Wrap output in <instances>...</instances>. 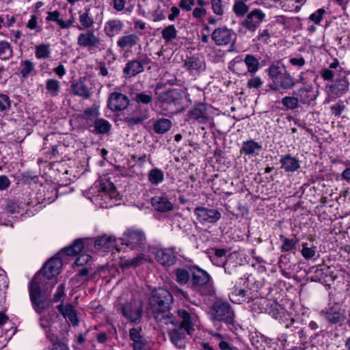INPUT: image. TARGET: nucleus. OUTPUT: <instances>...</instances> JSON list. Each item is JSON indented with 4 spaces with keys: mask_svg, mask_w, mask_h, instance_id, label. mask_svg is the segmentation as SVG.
Returning a JSON list of instances; mask_svg holds the SVG:
<instances>
[{
    "mask_svg": "<svg viewBox=\"0 0 350 350\" xmlns=\"http://www.w3.org/2000/svg\"><path fill=\"white\" fill-rule=\"evenodd\" d=\"M172 303V295L167 290L160 288L152 292L150 298V304L153 317L158 323H174L176 322L174 314L170 312Z\"/></svg>",
    "mask_w": 350,
    "mask_h": 350,
    "instance_id": "nucleus-1",
    "label": "nucleus"
},
{
    "mask_svg": "<svg viewBox=\"0 0 350 350\" xmlns=\"http://www.w3.org/2000/svg\"><path fill=\"white\" fill-rule=\"evenodd\" d=\"M191 273L190 287L202 296L211 295L214 293L211 275L198 266L189 268Z\"/></svg>",
    "mask_w": 350,
    "mask_h": 350,
    "instance_id": "nucleus-2",
    "label": "nucleus"
},
{
    "mask_svg": "<svg viewBox=\"0 0 350 350\" xmlns=\"http://www.w3.org/2000/svg\"><path fill=\"white\" fill-rule=\"evenodd\" d=\"M211 310L214 320L224 322L226 325L234 324V312L228 302L217 301L212 306Z\"/></svg>",
    "mask_w": 350,
    "mask_h": 350,
    "instance_id": "nucleus-3",
    "label": "nucleus"
},
{
    "mask_svg": "<svg viewBox=\"0 0 350 350\" xmlns=\"http://www.w3.org/2000/svg\"><path fill=\"white\" fill-rule=\"evenodd\" d=\"M211 38L217 46H232L236 42L237 34L232 29L223 27L215 29L212 33Z\"/></svg>",
    "mask_w": 350,
    "mask_h": 350,
    "instance_id": "nucleus-4",
    "label": "nucleus"
},
{
    "mask_svg": "<svg viewBox=\"0 0 350 350\" xmlns=\"http://www.w3.org/2000/svg\"><path fill=\"white\" fill-rule=\"evenodd\" d=\"M121 240L123 243L131 249L140 247L146 244V235L143 231L139 230L129 229L124 232Z\"/></svg>",
    "mask_w": 350,
    "mask_h": 350,
    "instance_id": "nucleus-5",
    "label": "nucleus"
},
{
    "mask_svg": "<svg viewBox=\"0 0 350 350\" xmlns=\"http://www.w3.org/2000/svg\"><path fill=\"white\" fill-rule=\"evenodd\" d=\"M194 214L198 221L202 225L215 224L221 217V213L215 208H208L204 206H197L194 209Z\"/></svg>",
    "mask_w": 350,
    "mask_h": 350,
    "instance_id": "nucleus-6",
    "label": "nucleus"
},
{
    "mask_svg": "<svg viewBox=\"0 0 350 350\" xmlns=\"http://www.w3.org/2000/svg\"><path fill=\"white\" fill-rule=\"evenodd\" d=\"M349 82L345 77L337 79L332 84L326 85L328 94L326 102L329 103L345 94L349 90Z\"/></svg>",
    "mask_w": 350,
    "mask_h": 350,
    "instance_id": "nucleus-7",
    "label": "nucleus"
},
{
    "mask_svg": "<svg viewBox=\"0 0 350 350\" xmlns=\"http://www.w3.org/2000/svg\"><path fill=\"white\" fill-rule=\"evenodd\" d=\"M177 316L178 319H177V318L174 315V319L176 321L174 323H163L161 325H171L172 327H178L183 329L187 334H190V332L193 329V327L194 325L192 314L185 309H178L177 310Z\"/></svg>",
    "mask_w": 350,
    "mask_h": 350,
    "instance_id": "nucleus-8",
    "label": "nucleus"
},
{
    "mask_svg": "<svg viewBox=\"0 0 350 350\" xmlns=\"http://www.w3.org/2000/svg\"><path fill=\"white\" fill-rule=\"evenodd\" d=\"M150 58L144 57V55L139 56L137 59L127 62L123 69V72L127 77H134L142 72L144 70V66L150 64Z\"/></svg>",
    "mask_w": 350,
    "mask_h": 350,
    "instance_id": "nucleus-9",
    "label": "nucleus"
},
{
    "mask_svg": "<svg viewBox=\"0 0 350 350\" xmlns=\"http://www.w3.org/2000/svg\"><path fill=\"white\" fill-rule=\"evenodd\" d=\"M265 18V13L259 9L251 11L241 25L251 32L255 31Z\"/></svg>",
    "mask_w": 350,
    "mask_h": 350,
    "instance_id": "nucleus-10",
    "label": "nucleus"
},
{
    "mask_svg": "<svg viewBox=\"0 0 350 350\" xmlns=\"http://www.w3.org/2000/svg\"><path fill=\"white\" fill-rule=\"evenodd\" d=\"M29 297L33 308L37 313H42L51 306V300L40 293L38 288L34 285L31 290Z\"/></svg>",
    "mask_w": 350,
    "mask_h": 350,
    "instance_id": "nucleus-11",
    "label": "nucleus"
},
{
    "mask_svg": "<svg viewBox=\"0 0 350 350\" xmlns=\"http://www.w3.org/2000/svg\"><path fill=\"white\" fill-rule=\"evenodd\" d=\"M296 95L301 104L304 105H312L318 96V90H314L312 85H306L297 90L293 93Z\"/></svg>",
    "mask_w": 350,
    "mask_h": 350,
    "instance_id": "nucleus-12",
    "label": "nucleus"
},
{
    "mask_svg": "<svg viewBox=\"0 0 350 350\" xmlns=\"http://www.w3.org/2000/svg\"><path fill=\"white\" fill-rule=\"evenodd\" d=\"M129 104V99L126 95L119 92H113L109 97L107 106L113 111H120L125 109Z\"/></svg>",
    "mask_w": 350,
    "mask_h": 350,
    "instance_id": "nucleus-13",
    "label": "nucleus"
},
{
    "mask_svg": "<svg viewBox=\"0 0 350 350\" xmlns=\"http://www.w3.org/2000/svg\"><path fill=\"white\" fill-rule=\"evenodd\" d=\"M149 118V109L142 105H137L132 113L126 118L129 126L142 123Z\"/></svg>",
    "mask_w": 350,
    "mask_h": 350,
    "instance_id": "nucleus-14",
    "label": "nucleus"
},
{
    "mask_svg": "<svg viewBox=\"0 0 350 350\" xmlns=\"http://www.w3.org/2000/svg\"><path fill=\"white\" fill-rule=\"evenodd\" d=\"M296 85V81L291 75L286 70L284 73L274 83H270L269 88L273 91L292 90Z\"/></svg>",
    "mask_w": 350,
    "mask_h": 350,
    "instance_id": "nucleus-15",
    "label": "nucleus"
},
{
    "mask_svg": "<svg viewBox=\"0 0 350 350\" xmlns=\"http://www.w3.org/2000/svg\"><path fill=\"white\" fill-rule=\"evenodd\" d=\"M187 116V121H196L200 124L207 122L209 116L206 105L202 103L195 105L193 108L188 112Z\"/></svg>",
    "mask_w": 350,
    "mask_h": 350,
    "instance_id": "nucleus-16",
    "label": "nucleus"
},
{
    "mask_svg": "<svg viewBox=\"0 0 350 350\" xmlns=\"http://www.w3.org/2000/svg\"><path fill=\"white\" fill-rule=\"evenodd\" d=\"M50 280H48V277L42 273V272L38 271L30 282L29 293H31V290L33 285L38 288L40 293L41 294L47 291L49 288H53L56 284V282L55 280L50 282Z\"/></svg>",
    "mask_w": 350,
    "mask_h": 350,
    "instance_id": "nucleus-17",
    "label": "nucleus"
},
{
    "mask_svg": "<svg viewBox=\"0 0 350 350\" xmlns=\"http://www.w3.org/2000/svg\"><path fill=\"white\" fill-rule=\"evenodd\" d=\"M324 316L325 319L331 324L341 325L346 319L345 310L336 304L327 309L324 312Z\"/></svg>",
    "mask_w": 350,
    "mask_h": 350,
    "instance_id": "nucleus-18",
    "label": "nucleus"
},
{
    "mask_svg": "<svg viewBox=\"0 0 350 350\" xmlns=\"http://www.w3.org/2000/svg\"><path fill=\"white\" fill-rule=\"evenodd\" d=\"M62 267V260L58 257H54L49 260L40 271L48 277V280H53L60 273Z\"/></svg>",
    "mask_w": 350,
    "mask_h": 350,
    "instance_id": "nucleus-19",
    "label": "nucleus"
},
{
    "mask_svg": "<svg viewBox=\"0 0 350 350\" xmlns=\"http://www.w3.org/2000/svg\"><path fill=\"white\" fill-rule=\"evenodd\" d=\"M77 44L84 48L97 47L100 44V38L95 35L94 31L88 30L79 35Z\"/></svg>",
    "mask_w": 350,
    "mask_h": 350,
    "instance_id": "nucleus-20",
    "label": "nucleus"
},
{
    "mask_svg": "<svg viewBox=\"0 0 350 350\" xmlns=\"http://www.w3.org/2000/svg\"><path fill=\"white\" fill-rule=\"evenodd\" d=\"M156 260L162 265L170 267L176 262V256L171 249H159L155 252Z\"/></svg>",
    "mask_w": 350,
    "mask_h": 350,
    "instance_id": "nucleus-21",
    "label": "nucleus"
},
{
    "mask_svg": "<svg viewBox=\"0 0 350 350\" xmlns=\"http://www.w3.org/2000/svg\"><path fill=\"white\" fill-rule=\"evenodd\" d=\"M150 202L153 208L161 213L171 211L174 208L173 204L170 202L167 196H157L152 198Z\"/></svg>",
    "mask_w": 350,
    "mask_h": 350,
    "instance_id": "nucleus-22",
    "label": "nucleus"
},
{
    "mask_svg": "<svg viewBox=\"0 0 350 350\" xmlns=\"http://www.w3.org/2000/svg\"><path fill=\"white\" fill-rule=\"evenodd\" d=\"M129 337L133 341V350H149L146 340L137 328L133 327L129 330Z\"/></svg>",
    "mask_w": 350,
    "mask_h": 350,
    "instance_id": "nucleus-23",
    "label": "nucleus"
},
{
    "mask_svg": "<svg viewBox=\"0 0 350 350\" xmlns=\"http://www.w3.org/2000/svg\"><path fill=\"white\" fill-rule=\"evenodd\" d=\"M57 309L73 326L78 325L79 319L77 311L72 304H67L66 306H64L63 304H61L57 306Z\"/></svg>",
    "mask_w": 350,
    "mask_h": 350,
    "instance_id": "nucleus-24",
    "label": "nucleus"
},
{
    "mask_svg": "<svg viewBox=\"0 0 350 350\" xmlns=\"http://www.w3.org/2000/svg\"><path fill=\"white\" fill-rule=\"evenodd\" d=\"M139 38L135 33L125 34L117 40V46L122 51L129 50L139 42Z\"/></svg>",
    "mask_w": 350,
    "mask_h": 350,
    "instance_id": "nucleus-25",
    "label": "nucleus"
},
{
    "mask_svg": "<svg viewBox=\"0 0 350 350\" xmlns=\"http://www.w3.org/2000/svg\"><path fill=\"white\" fill-rule=\"evenodd\" d=\"M124 23L119 19H111L108 21L104 27L106 35L109 38H113L122 31Z\"/></svg>",
    "mask_w": 350,
    "mask_h": 350,
    "instance_id": "nucleus-26",
    "label": "nucleus"
},
{
    "mask_svg": "<svg viewBox=\"0 0 350 350\" xmlns=\"http://www.w3.org/2000/svg\"><path fill=\"white\" fill-rule=\"evenodd\" d=\"M70 89L73 94L85 99L89 98L92 94L88 85L81 80L72 83Z\"/></svg>",
    "mask_w": 350,
    "mask_h": 350,
    "instance_id": "nucleus-27",
    "label": "nucleus"
},
{
    "mask_svg": "<svg viewBox=\"0 0 350 350\" xmlns=\"http://www.w3.org/2000/svg\"><path fill=\"white\" fill-rule=\"evenodd\" d=\"M281 167L287 172H294L300 167L299 161L290 154L280 159Z\"/></svg>",
    "mask_w": 350,
    "mask_h": 350,
    "instance_id": "nucleus-28",
    "label": "nucleus"
},
{
    "mask_svg": "<svg viewBox=\"0 0 350 350\" xmlns=\"http://www.w3.org/2000/svg\"><path fill=\"white\" fill-rule=\"evenodd\" d=\"M262 149V145L252 139L244 142L241 148V153L249 156H256Z\"/></svg>",
    "mask_w": 350,
    "mask_h": 350,
    "instance_id": "nucleus-29",
    "label": "nucleus"
},
{
    "mask_svg": "<svg viewBox=\"0 0 350 350\" xmlns=\"http://www.w3.org/2000/svg\"><path fill=\"white\" fill-rule=\"evenodd\" d=\"M185 330L178 327H173L170 329L167 332L171 342L178 347H181L183 340L185 336Z\"/></svg>",
    "mask_w": 350,
    "mask_h": 350,
    "instance_id": "nucleus-30",
    "label": "nucleus"
},
{
    "mask_svg": "<svg viewBox=\"0 0 350 350\" xmlns=\"http://www.w3.org/2000/svg\"><path fill=\"white\" fill-rule=\"evenodd\" d=\"M121 310L123 316L131 321L135 322L141 317V310L130 304L122 306Z\"/></svg>",
    "mask_w": 350,
    "mask_h": 350,
    "instance_id": "nucleus-31",
    "label": "nucleus"
},
{
    "mask_svg": "<svg viewBox=\"0 0 350 350\" xmlns=\"http://www.w3.org/2000/svg\"><path fill=\"white\" fill-rule=\"evenodd\" d=\"M116 238L113 236L104 234L97 237L94 241V245L98 249H109L116 245Z\"/></svg>",
    "mask_w": 350,
    "mask_h": 350,
    "instance_id": "nucleus-32",
    "label": "nucleus"
},
{
    "mask_svg": "<svg viewBox=\"0 0 350 350\" xmlns=\"http://www.w3.org/2000/svg\"><path fill=\"white\" fill-rule=\"evenodd\" d=\"M79 14L80 25H78V29L79 30L90 29L93 26L94 21L90 13V8L85 9L84 12L80 11Z\"/></svg>",
    "mask_w": 350,
    "mask_h": 350,
    "instance_id": "nucleus-33",
    "label": "nucleus"
},
{
    "mask_svg": "<svg viewBox=\"0 0 350 350\" xmlns=\"http://www.w3.org/2000/svg\"><path fill=\"white\" fill-rule=\"evenodd\" d=\"M184 66L191 71L204 70L206 67L204 62L196 57H187L184 62Z\"/></svg>",
    "mask_w": 350,
    "mask_h": 350,
    "instance_id": "nucleus-34",
    "label": "nucleus"
},
{
    "mask_svg": "<svg viewBox=\"0 0 350 350\" xmlns=\"http://www.w3.org/2000/svg\"><path fill=\"white\" fill-rule=\"evenodd\" d=\"M152 127L156 133L164 134L171 129L172 122L167 118H160L153 122Z\"/></svg>",
    "mask_w": 350,
    "mask_h": 350,
    "instance_id": "nucleus-35",
    "label": "nucleus"
},
{
    "mask_svg": "<svg viewBox=\"0 0 350 350\" xmlns=\"http://www.w3.org/2000/svg\"><path fill=\"white\" fill-rule=\"evenodd\" d=\"M286 70L285 66H279L278 64L271 65L267 70V75L272 81L271 83H275Z\"/></svg>",
    "mask_w": 350,
    "mask_h": 350,
    "instance_id": "nucleus-36",
    "label": "nucleus"
},
{
    "mask_svg": "<svg viewBox=\"0 0 350 350\" xmlns=\"http://www.w3.org/2000/svg\"><path fill=\"white\" fill-rule=\"evenodd\" d=\"M243 62L247 66V72L254 75L259 70V61L253 55L247 54L245 55Z\"/></svg>",
    "mask_w": 350,
    "mask_h": 350,
    "instance_id": "nucleus-37",
    "label": "nucleus"
},
{
    "mask_svg": "<svg viewBox=\"0 0 350 350\" xmlns=\"http://www.w3.org/2000/svg\"><path fill=\"white\" fill-rule=\"evenodd\" d=\"M59 16H60V13L57 10H55V11H53V12H48L46 20L47 21H51L56 22L57 24L62 29H67V28H68L72 25V22H66L62 18H60Z\"/></svg>",
    "mask_w": 350,
    "mask_h": 350,
    "instance_id": "nucleus-38",
    "label": "nucleus"
},
{
    "mask_svg": "<svg viewBox=\"0 0 350 350\" xmlns=\"http://www.w3.org/2000/svg\"><path fill=\"white\" fill-rule=\"evenodd\" d=\"M100 190L105 195H108L110 198H116L118 195L113 183L108 180H103L100 184Z\"/></svg>",
    "mask_w": 350,
    "mask_h": 350,
    "instance_id": "nucleus-39",
    "label": "nucleus"
},
{
    "mask_svg": "<svg viewBox=\"0 0 350 350\" xmlns=\"http://www.w3.org/2000/svg\"><path fill=\"white\" fill-rule=\"evenodd\" d=\"M94 131L98 134H106L111 129L110 123L103 118L96 119L94 123Z\"/></svg>",
    "mask_w": 350,
    "mask_h": 350,
    "instance_id": "nucleus-40",
    "label": "nucleus"
},
{
    "mask_svg": "<svg viewBox=\"0 0 350 350\" xmlns=\"http://www.w3.org/2000/svg\"><path fill=\"white\" fill-rule=\"evenodd\" d=\"M83 241L82 239H77L74 242L73 245L64 248L63 252L67 256H75L79 254L83 249Z\"/></svg>",
    "mask_w": 350,
    "mask_h": 350,
    "instance_id": "nucleus-41",
    "label": "nucleus"
},
{
    "mask_svg": "<svg viewBox=\"0 0 350 350\" xmlns=\"http://www.w3.org/2000/svg\"><path fill=\"white\" fill-rule=\"evenodd\" d=\"M162 38L166 43L172 42L177 38L178 31L174 25H170L165 27L161 31Z\"/></svg>",
    "mask_w": 350,
    "mask_h": 350,
    "instance_id": "nucleus-42",
    "label": "nucleus"
},
{
    "mask_svg": "<svg viewBox=\"0 0 350 350\" xmlns=\"http://www.w3.org/2000/svg\"><path fill=\"white\" fill-rule=\"evenodd\" d=\"M148 180L150 182L152 185H157L159 183H162L164 180V174L163 172L158 168H154L148 172Z\"/></svg>",
    "mask_w": 350,
    "mask_h": 350,
    "instance_id": "nucleus-43",
    "label": "nucleus"
},
{
    "mask_svg": "<svg viewBox=\"0 0 350 350\" xmlns=\"http://www.w3.org/2000/svg\"><path fill=\"white\" fill-rule=\"evenodd\" d=\"M60 87V82L56 79H49L46 81V89L51 96H57Z\"/></svg>",
    "mask_w": 350,
    "mask_h": 350,
    "instance_id": "nucleus-44",
    "label": "nucleus"
},
{
    "mask_svg": "<svg viewBox=\"0 0 350 350\" xmlns=\"http://www.w3.org/2000/svg\"><path fill=\"white\" fill-rule=\"evenodd\" d=\"M176 281L180 285L186 284L191 278L190 271L182 268H178L175 270Z\"/></svg>",
    "mask_w": 350,
    "mask_h": 350,
    "instance_id": "nucleus-45",
    "label": "nucleus"
},
{
    "mask_svg": "<svg viewBox=\"0 0 350 350\" xmlns=\"http://www.w3.org/2000/svg\"><path fill=\"white\" fill-rule=\"evenodd\" d=\"M178 96L179 94L177 92V90H171L161 94L159 96V100H161V102L167 104H175Z\"/></svg>",
    "mask_w": 350,
    "mask_h": 350,
    "instance_id": "nucleus-46",
    "label": "nucleus"
},
{
    "mask_svg": "<svg viewBox=\"0 0 350 350\" xmlns=\"http://www.w3.org/2000/svg\"><path fill=\"white\" fill-rule=\"evenodd\" d=\"M280 239L282 241V244L280 246L281 252H288L295 249L297 241L286 238L282 234L280 235Z\"/></svg>",
    "mask_w": 350,
    "mask_h": 350,
    "instance_id": "nucleus-47",
    "label": "nucleus"
},
{
    "mask_svg": "<svg viewBox=\"0 0 350 350\" xmlns=\"http://www.w3.org/2000/svg\"><path fill=\"white\" fill-rule=\"evenodd\" d=\"M281 103L284 107L288 109L294 110L299 107L300 102L297 96H286L282 98Z\"/></svg>",
    "mask_w": 350,
    "mask_h": 350,
    "instance_id": "nucleus-48",
    "label": "nucleus"
},
{
    "mask_svg": "<svg viewBox=\"0 0 350 350\" xmlns=\"http://www.w3.org/2000/svg\"><path fill=\"white\" fill-rule=\"evenodd\" d=\"M36 57L38 59H46L51 55V49L49 44H41L36 46Z\"/></svg>",
    "mask_w": 350,
    "mask_h": 350,
    "instance_id": "nucleus-49",
    "label": "nucleus"
},
{
    "mask_svg": "<svg viewBox=\"0 0 350 350\" xmlns=\"http://www.w3.org/2000/svg\"><path fill=\"white\" fill-rule=\"evenodd\" d=\"M12 57V49L9 42L6 41L0 42V59L8 60Z\"/></svg>",
    "mask_w": 350,
    "mask_h": 350,
    "instance_id": "nucleus-50",
    "label": "nucleus"
},
{
    "mask_svg": "<svg viewBox=\"0 0 350 350\" xmlns=\"http://www.w3.org/2000/svg\"><path fill=\"white\" fill-rule=\"evenodd\" d=\"M21 68L20 73L23 78H27L29 74L35 69V64L29 59L21 62Z\"/></svg>",
    "mask_w": 350,
    "mask_h": 350,
    "instance_id": "nucleus-51",
    "label": "nucleus"
},
{
    "mask_svg": "<svg viewBox=\"0 0 350 350\" xmlns=\"http://www.w3.org/2000/svg\"><path fill=\"white\" fill-rule=\"evenodd\" d=\"M55 314V312L53 311L51 312H49L47 316H43L40 317V325L45 331L46 333H48L51 325L53 322V318Z\"/></svg>",
    "mask_w": 350,
    "mask_h": 350,
    "instance_id": "nucleus-52",
    "label": "nucleus"
},
{
    "mask_svg": "<svg viewBox=\"0 0 350 350\" xmlns=\"http://www.w3.org/2000/svg\"><path fill=\"white\" fill-rule=\"evenodd\" d=\"M251 293L250 290L241 289L235 290L232 293V295L239 297L238 301L240 302L245 301L249 303L252 299V297L250 295Z\"/></svg>",
    "mask_w": 350,
    "mask_h": 350,
    "instance_id": "nucleus-53",
    "label": "nucleus"
},
{
    "mask_svg": "<svg viewBox=\"0 0 350 350\" xmlns=\"http://www.w3.org/2000/svg\"><path fill=\"white\" fill-rule=\"evenodd\" d=\"M144 260L143 257L137 256L132 259H122L120 262V267L122 268H129L131 267H137Z\"/></svg>",
    "mask_w": 350,
    "mask_h": 350,
    "instance_id": "nucleus-54",
    "label": "nucleus"
},
{
    "mask_svg": "<svg viewBox=\"0 0 350 350\" xmlns=\"http://www.w3.org/2000/svg\"><path fill=\"white\" fill-rule=\"evenodd\" d=\"M301 253L305 259H311L316 254V247H309L307 243H303Z\"/></svg>",
    "mask_w": 350,
    "mask_h": 350,
    "instance_id": "nucleus-55",
    "label": "nucleus"
},
{
    "mask_svg": "<svg viewBox=\"0 0 350 350\" xmlns=\"http://www.w3.org/2000/svg\"><path fill=\"white\" fill-rule=\"evenodd\" d=\"M134 100L136 101L137 105H148L152 100V96L143 92L135 94Z\"/></svg>",
    "mask_w": 350,
    "mask_h": 350,
    "instance_id": "nucleus-56",
    "label": "nucleus"
},
{
    "mask_svg": "<svg viewBox=\"0 0 350 350\" xmlns=\"http://www.w3.org/2000/svg\"><path fill=\"white\" fill-rule=\"evenodd\" d=\"M249 10V7L243 1L235 2L233 6V11L237 16H243Z\"/></svg>",
    "mask_w": 350,
    "mask_h": 350,
    "instance_id": "nucleus-57",
    "label": "nucleus"
},
{
    "mask_svg": "<svg viewBox=\"0 0 350 350\" xmlns=\"http://www.w3.org/2000/svg\"><path fill=\"white\" fill-rule=\"evenodd\" d=\"M212 10L214 14L221 16L225 11V6L222 4L221 0H211Z\"/></svg>",
    "mask_w": 350,
    "mask_h": 350,
    "instance_id": "nucleus-58",
    "label": "nucleus"
},
{
    "mask_svg": "<svg viewBox=\"0 0 350 350\" xmlns=\"http://www.w3.org/2000/svg\"><path fill=\"white\" fill-rule=\"evenodd\" d=\"M11 107V100L8 96L0 94V111H5L10 109Z\"/></svg>",
    "mask_w": 350,
    "mask_h": 350,
    "instance_id": "nucleus-59",
    "label": "nucleus"
},
{
    "mask_svg": "<svg viewBox=\"0 0 350 350\" xmlns=\"http://www.w3.org/2000/svg\"><path fill=\"white\" fill-rule=\"evenodd\" d=\"M174 293L176 296L180 297V299H185V301H187L188 302L193 303V301H194L193 298L189 295V294L187 291H185L184 290H183L177 286L176 288H174Z\"/></svg>",
    "mask_w": 350,
    "mask_h": 350,
    "instance_id": "nucleus-60",
    "label": "nucleus"
},
{
    "mask_svg": "<svg viewBox=\"0 0 350 350\" xmlns=\"http://www.w3.org/2000/svg\"><path fill=\"white\" fill-rule=\"evenodd\" d=\"M263 82L258 76H253L247 81V86L250 89H257L262 86Z\"/></svg>",
    "mask_w": 350,
    "mask_h": 350,
    "instance_id": "nucleus-61",
    "label": "nucleus"
},
{
    "mask_svg": "<svg viewBox=\"0 0 350 350\" xmlns=\"http://www.w3.org/2000/svg\"><path fill=\"white\" fill-rule=\"evenodd\" d=\"M212 262L213 264L217 266H222L224 269L225 273L228 274H232V271L230 269L228 266V260H222L221 258L219 260H216L214 256L212 257Z\"/></svg>",
    "mask_w": 350,
    "mask_h": 350,
    "instance_id": "nucleus-62",
    "label": "nucleus"
},
{
    "mask_svg": "<svg viewBox=\"0 0 350 350\" xmlns=\"http://www.w3.org/2000/svg\"><path fill=\"white\" fill-rule=\"evenodd\" d=\"M345 108L343 101L339 100L336 104L331 107L332 113L336 116H339L342 113Z\"/></svg>",
    "mask_w": 350,
    "mask_h": 350,
    "instance_id": "nucleus-63",
    "label": "nucleus"
},
{
    "mask_svg": "<svg viewBox=\"0 0 350 350\" xmlns=\"http://www.w3.org/2000/svg\"><path fill=\"white\" fill-rule=\"evenodd\" d=\"M325 12V11L320 8L315 12L311 14L310 15V19L312 21H314L316 24H319L323 18V15Z\"/></svg>",
    "mask_w": 350,
    "mask_h": 350,
    "instance_id": "nucleus-64",
    "label": "nucleus"
}]
</instances>
